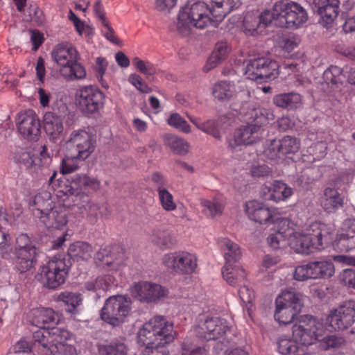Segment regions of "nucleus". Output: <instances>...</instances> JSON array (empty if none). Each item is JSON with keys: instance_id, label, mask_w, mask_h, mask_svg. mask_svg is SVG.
Segmentation results:
<instances>
[{"instance_id": "1", "label": "nucleus", "mask_w": 355, "mask_h": 355, "mask_svg": "<svg viewBox=\"0 0 355 355\" xmlns=\"http://www.w3.org/2000/svg\"><path fill=\"white\" fill-rule=\"evenodd\" d=\"M210 15L216 20H221L225 17V12L209 9L204 2L198 1L191 6H185L178 14L176 31L182 36H187L192 26L204 28L213 21Z\"/></svg>"}, {"instance_id": "2", "label": "nucleus", "mask_w": 355, "mask_h": 355, "mask_svg": "<svg viewBox=\"0 0 355 355\" xmlns=\"http://www.w3.org/2000/svg\"><path fill=\"white\" fill-rule=\"evenodd\" d=\"M243 118L247 124L238 129L234 135L238 145H250L261 139L263 132L262 127L273 120L274 115L270 110L257 107L244 112Z\"/></svg>"}, {"instance_id": "3", "label": "nucleus", "mask_w": 355, "mask_h": 355, "mask_svg": "<svg viewBox=\"0 0 355 355\" xmlns=\"http://www.w3.org/2000/svg\"><path fill=\"white\" fill-rule=\"evenodd\" d=\"M176 332L173 323L168 322L163 316L157 315L144 323L138 332V342L147 347L159 345L158 340H164V343L173 342Z\"/></svg>"}, {"instance_id": "4", "label": "nucleus", "mask_w": 355, "mask_h": 355, "mask_svg": "<svg viewBox=\"0 0 355 355\" xmlns=\"http://www.w3.org/2000/svg\"><path fill=\"white\" fill-rule=\"evenodd\" d=\"M303 306L301 293L295 291H282L275 300V320L283 325L297 322Z\"/></svg>"}, {"instance_id": "5", "label": "nucleus", "mask_w": 355, "mask_h": 355, "mask_svg": "<svg viewBox=\"0 0 355 355\" xmlns=\"http://www.w3.org/2000/svg\"><path fill=\"white\" fill-rule=\"evenodd\" d=\"M330 241V236L325 226L313 223L308 233L293 237L289 245L297 253L309 254L312 249L324 248Z\"/></svg>"}, {"instance_id": "6", "label": "nucleus", "mask_w": 355, "mask_h": 355, "mask_svg": "<svg viewBox=\"0 0 355 355\" xmlns=\"http://www.w3.org/2000/svg\"><path fill=\"white\" fill-rule=\"evenodd\" d=\"M53 60L60 65L61 74L71 80L85 77V67L78 62L79 54L74 47L67 48L59 44L51 53Z\"/></svg>"}, {"instance_id": "7", "label": "nucleus", "mask_w": 355, "mask_h": 355, "mask_svg": "<svg viewBox=\"0 0 355 355\" xmlns=\"http://www.w3.org/2000/svg\"><path fill=\"white\" fill-rule=\"evenodd\" d=\"M293 338L303 345H311L324 334L323 324L311 315H300L292 327Z\"/></svg>"}, {"instance_id": "8", "label": "nucleus", "mask_w": 355, "mask_h": 355, "mask_svg": "<svg viewBox=\"0 0 355 355\" xmlns=\"http://www.w3.org/2000/svg\"><path fill=\"white\" fill-rule=\"evenodd\" d=\"M131 306L132 300L126 295L110 296L101 311V318L113 327H119L130 314Z\"/></svg>"}, {"instance_id": "9", "label": "nucleus", "mask_w": 355, "mask_h": 355, "mask_svg": "<svg viewBox=\"0 0 355 355\" xmlns=\"http://www.w3.org/2000/svg\"><path fill=\"white\" fill-rule=\"evenodd\" d=\"M275 10L279 14V28H297L305 23L308 19V15L305 9L299 3L287 0L278 1Z\"/></svg>"}, {"instance_id": "10", "label": "nucleus", "mask_w": 355, "mask_h": 355, "mask_svg": "<svg viewBox=\"0 0 355 355\" xmlns=\"http://www.w3.org/2000/svg\"><path fill=\"white\" fill-rule=\"evenodd\" d=\"M279 64L269 58L261 57L248 61L245 74L256 81H270L279 75Z\"/></svg>"}, {"instance_id": "11", "label": "nucleus", "mask_w": 355, "mask_h": 355, "mask_svg": "<svg viewBox=\"0 0 355 355\" xmlns=\"http://www.w3.org/2000/svg\"><path fill=\"white\" fill-rule=\"evenodd\" d=\"M70 338L69 332L64 329L52 326L43 328L33 333V347L38 348L43 355H49L50 348L53 345L62 344Z\"/></svg>"}, {"instance_id": "12", "label": "nucleus", "mask_w": 355, "mask_h": 355, "mask_svg": "<svg viewBox=\"0 0 355 355\" xmlns=\"http://www.w3.org/2000/svg\"><path fill=\"white\" fill-rule=\"evenodd\" d=\"M69 266L64 259H53L42 267L40 275L44 286L55 289L65 282Z\"/></svg>"}, {"instance_id": "13", "label": "nucleus", "mask_w": 355, "mask_h": 355, "mask_svg": "<svg viewBox=\"0 0 355 355\" xmlns=\"http://www.w3.org/2000/svg\"><path fill=\"white\" fill-rule=\"evenodd\" d=\"M68 142L76 148V153L72 158L83 161L94 150L96 137L85 130H78L71 134Z\"/></svg>"}, {"instance_id": "14", "label": "nucleus", "mask_w": 355, "mask_h": 355, "mask_svg": "<svg viewBox=\"0 0 355 355\" xmlns=\"http://www.w3.org/2000/svg\"><path fill=\"white\" fill-rule=\"evenodd\" d=\"M104 94L97 87L86 86L80 89L78 105L85 114L97 112L103 107Z\"/></svg>"}, {"instance_id": "15", "label": "nucleus", "mask_w": 355, "mask_h": 355, "mask_svg": "<svg viewBox=\"0 0 355 355\" xmlns=\"http://www.w3.org/2000/svg\"><path fill=\"white\" fill-rule=\"evenodd\" d=\"M58 187L59 192L67 196L65 202H70V197L74 192L81 188H96L98 186L95 178H90L85 174L75 173L67 178L58 180Z\"/></svg>"}, {"instance_id": "16", "label": "nucleus", "mask_w": 355, "mask_h": 355, "mask_svg": "<svg viewBox=\"0 0 355 355\" xmlns=\"http://www.w3.org/2000/svg\"><path fill=\"white\" fill-rule=\"evenodd\" d=\"M168 291L161 285L148 282L135 284L131 288L132 296L141 302H155L167 296Z\"/></svg>"}, {"instance_id": "17", "label": "nucleus", "mask_w": 355, "mask_h": 355, "mask_svg": "<svg viewBox=\"0 0 355 355\" xmlns=\"http://www.w3.org/2000/svg\"><path fill=\"white\" fill-rule=\"evenodd\" d=\"M162 262L168 268L181 274H191L197 266L196 258L186 252L166 254Z\"/></svg>"}, {"instance_id": "18", "label": "nucleus", "mask_w": 355, "mask_h": 355, "mask_svg": "<svg viewBox=\"0 0 355 355\" xmlns=\"http://www.w3.org/2000/svg\"><path fill=\"white\" fill-rule=\"evenodd\" d=\"M327 320L335 330H344L355 322L354 302H346L329 314Z\"/></svg>"}, {"instance_id": "19", "label": "nucleus", "mask_w": 355, "mask_h": 355, "mask_svg": "<svg viewBox=\"0 0 355 355\" xmlns=\"http://www.w3.org/2000/svg\"><path fill=\"white\" fill-rule=\"evenodd\" d=\"M313 12L320 16V24L326 28L333 26L339 14V0H307Z\"/></svg>"}, {"instance_id": "20", "label": "nucleus", "mask_w": 355, "mask_h": 355, "mask_svg": "<svg viewBox=\"0 0 355 355\" xmlns=\"http://www.w3.org/2000/svg\"><path fill=\"white\" fill-rule=\"evenodd\" d=\"M228 329L225 320L211 318L205 320L201 327H196L195 331L198 338L202 341H209L222 338Z\"/></svg>"}, {"instance_id": "21", "label": "nucleus", "mask_w": 355, "mask_h": 355, "mask_svg": "<svg viewBox=\"0 0 355 355\" xmlns=\"http://www.w3.org/2000/svg\"><path fill=\"white\" fill-rule=\"evenodd\" d=\"M40 121L33 110H28L18 115L19 132L30 141H37L40 135Z\"/></svg>"}, {"instance_id": "22", "label": "nucleus", "mask_w": 355, "mask_h": 355, "mask_svg": "<svg viewBox=\"0 0 355 355\" xmlns=\"http://www.w3.org/2000/svg\"><path fill=\"white\" fill-rule=\"evenodd\" d=\"M345 77L349 84L355 85V66L340 68L331 65L323 73V78L327 84H331L332 87H336L343 83Z\"/></svg>"}, {"instance_id": "23", "label": "nucleus", "mask_w": 355, "mask_h": 355, "mask_svg": "<svg viewBox=\"0 0 355 355\" xmlns=\"http://www.w3.org/2000/svg\"><path fill=\"white\" fill-rule=\"evenodd\" d=\"M246 211L251 220L260 224L274 223L276 220L274 210L258 201L248 202Z\"/></svg>"}, {"instance_id": "24", "label": "nucleus", "mask_w": 355, "mask_h": 355, "mask_svg": "<svg viewBox=\"0 0 355 355\" xmlns=\"http://www.w3.org/2000/svg\"><path fill=\"white\" fill-rule=\"evenodd\" d=\"M30 322L40 329L43 328H49L57 324L60 321V318L52 309L50 308H36L31 310L28 314Z\"/></svg>"}, {"instance_id": "25", "label": "nucleus", "mask_w": 355, "mask_h": 355, "mask_svg": "<svg viewBox=\"0 0 355 355\" xmlns=\"http://www.w3.org/2000/svg\"><path fill=\"white\" fill-rule=\"evenodd\" d=\"M93 252L92 246L87 242L77 241L71 243L67 250V262L69 268L72 262L85 261L92 257Z\"/></svg>"}, {"instance_id": "26", "label": "nucleus", "mask_w": 355, "mask_h": 355, "mask_svg": "<svg viewBox=\"0 0 355 355\" xmlns=\"http://www.w3.org/2000/svg\"><path fill=\"white\" fill-rule=\"evenodd\" d=\"M47 228L60 229L67 223V211L64 207L54 206L46 215L39 216Z\"/></svg>"}, {"instance_id": "27", "label": "nucleus", "mask_w": 355, "mask_h": 355, "mask_svg": "<svg viewBox=\"0 0 355 355\" xmlns=\"http://www.w3.org/2000/svg\"><path fill=\"white\" fill-rule=\"evenodd\" d=\"M16 264L20 272H25L34 267L37 262V249L35 246H31L27 249L17 250Z\"/></svg>"}, {"instance_id": "28", "label": "nucleus", "mask_w": 355, "mask_h": 355, "mask_svg": "<svg viewBox=\"0 0 355 355\" xmlns=\"http://www.w3.org/2000/svg\"><path fill=\"white\" fill-rule=\"evenodd\" d=\"M321 205L327 213H334L343 207V199L335 188L327 187L323 191Z\"/></svg>"}, {"instance_id": "29", "label": "nucleus", "mask_w": 355, "mask_h": 355, "mask_svg": "<svg viewBox=\"0 0 355 355\" xmlns=\"http://www.w3.org/2000/svg\"><path fill=\"white\" fill-rule=\"evenodd\" d=\"M331 244L333 248L340 252L355 250V230L349 229L338 234Z\"/></svg>"}, {"instance_id": "30", "label": "nucleus", "mask_w": 355, "mask_h": 355, "mask_svg": "<svg viewBox=\"0 0 355 355\" xmlns=\"http://www.w3.org/2000/svg\"><path fill=\"white\" fill-rule=\"evenodd\" d=\"M43 122L44 129L49 136V139L56 142L63 132V121L55 118L53 114L46 112L43 117Z\"/></svg>"}, {"instance_id": "31", "label": "nucleus", "mask_w": 355, "mask_h": 355, "mask_svg": "<svg viewBox=\"0 0 355 355\" xmlns=\"http://www.w3.org/2000/svg\"><path fill=\"white\" fill-rule=\"evenodd\" d=\"M311 279L329 278L335 271L332 261L327 260L309 262Z\"/></svg>"}, {"instance_id": "32", "label": "nucleus", "mask_w": 355, "mask_h": 355, "mask_svg": "<svg viewBox=\"0 0 355 355\" xmlns=\"http://www.w3.org/2000/svg\"><path fill=\"white\" fill-rule=\"evenodd\" d=\"M47 112L60 119L68 126L72 125L76 121L75 112L70 111L67 103L62 100L53 102L51 105V111Z\"/></svg>"}, {"instance_id": "33", "label": "nucleus", "mask_w": 355, "mask_h": 355, "mask_svg": "<svg viewBox=\"0 0 355 355\" xmlns=\"http://www.w3.org/2000/svg\"><path fill=\"white\" fill-rule=\"evenodd\" d=\"M99 355H128V347L122 340L114 339L110 343L97 344Z\"/></svg>"}, {"instance_id": "34", "label": "nucleus", "mask_w": 355, "mask_h": 355, "mask_svg": "<svg viewBox=\"0 0 355 355\" xmlns=\"http://www.w3.org/2000/svg\"><path fill=\"white\" fill-rule=\"evenodd\" d=\"M272 101L276 106L291 110L296 109L299 106L301 96L294 92L283 93L275 95Z\"/></svg>"}, {"instance_id": "35", "label": "nucleus", "mask_w": 355, "mask_h": 355, "mask_svg": "<svg viewBox=\"0 0 355 355\" xmlns=\"http://www.w3.org/2000/svg\"><path fill=\"white\" fill-rule=\"evenodd\" d=\"M58 300L65 304L67 312L71 314H77L80 312V307L83 303V298L80 293L62 292L59 294Z\"/></svg>"}, {"instance_id": "36", "label": "nucleus", "mask_w": 355, "mask_h": 355, "mask_svg": "<svg viewBox=\"0 0 355 355\" xmlns=\"http://www.w3.org/2000/svg\"><path fill=\"white\" fill-rule=\"evenodd\" d=\"M221 246L224 251V257L227 267L230 264H235L241 257V252L239 246L236 243L228 239L221 241Z\"/></svg>"}, {"instance_id": "37", "label": "nucleus", "mask_w": 355, "mask_h": 355, "mask_svg": "<svg viewBox=\"0 0 355 355\" xmlns=\"http://www.w3.org/2000/svg\"><path fill=\"white\" fill-rule=\"evenodd\" d=\"M152 241L162 250L170 249L176 244V239L171 233L161 229L153 231Z\"/></svg>"}, {"instance_id": "38", "label": "nucleus", "mask_w": 355, "mask_h": 355, "mask_svg": "<svg viewBox=\"0 0 355 355\" xmlns=\"http://www.w3.org/2000/svg\"><path fill=\"white\" fill-rule=\"evenodd\" d=\"M90 188H81L78 189L73 195L70 197V202H67V206L77 207L79 209H87L91 210L92 208L98 209L96 205H91L90 198L85 191Z\"/></svg>"}, {"instance_id": "39", "label": "nucleus", "mask_w": 355, "mask_h": 355, "mask_svg": "<svg viewBox=\"0 0 355 355\" xmlns=\"http://www.w3.org/2000/svg\"><path fill=\"white\" fill-rule=\"evenodd\" d=\"M222 275L227 283L231 286H236L237 281L244 279L246 277L244 269L235 264H230L228 267L225 265L222 269Z\"/></svg>"}, {"instance_id": "40", "label": "nucleus", "mask_w": 355, "mask_h": 355, "mask_svg": "<svg viewBox=\"0 0 355 355\" xmlns=\"http://www.w3.org/2000/svg\"><path fill=\"white\" fill-rule=\"evenodd\" d=\"M269 191L271 193L268 197V200L275 202L285 200L293 194L292 189L279 180L274 181L272 187L269 188Z\"/></svg>"}, {"instance_id": "41", "label": "nucleus", "mask_w": 355, "mask_h": 355, "mask_svg": "<svg viewBox=\"0 0 355 355\" xmlns=\"http://www.w3.org/2000/svg\"><path fill=\"white\" fill-rule=\"evenodd\" d=\"M164 144L175 154L184 155L189 151V144L183 139L173 135H166L164 137Z\"/></svg>"}, {"instance_id": "42", "label": "nucleus", "mask_w": 355, "mask_h": 355, "mask_svg": "<svg viewBox=\"0 0 355 355\" xmlns=\"http://www.w3.org/2000/svg\"><path fill=\"white\" fill-rule=\"evenodd\" d=\"M34 203L37 207V210L40 212V216L46 215L54 207L51 193L46 191L35 196Z\"/></svg>"}, {"instance_id": "43", "label": "nucleus", "mask_w": 355, "mask_h": 355, "mask_svg": "<svg viewBox=\"0 0 355 355\" xmlns=\"http://www.w3.org/2000/svg\"><path fill=\"white\" fill-rule=\"evenodd\" d=\"M294 339L280 338L277 342L279 352L282 355H309L306 353L299 354V347Z\"/></svg>"}, {"instance_id": "44", "label": "nucleus", "mask_w": 355, "mask_h": 355, "mask_svg": "<svg viewBox=\"0 0 355 355\" xmlns=\"http://www.w3.org/2000/svg\"><path fill=\"white\" fill-rule=\"evenodd\" d=\"M282 156L288 154H294L300 148V141L294 137L285 136L279 140Z\"/></svg>"}, {"instance_id": "45", "label": "nucleus", "mask_w": 355, "mask_h": 355, "mask_svg": "<svg viewBox=\"0 0 355 355\" xmlns=\"http://www.w3.org/2000/svg\"><path fill=\"white\" fill-rule=\"evenodd\" d=\"M277 5H278V1L274 3L271 11L266 10L260 15L259 23L263 24L264 26H267L268 24L273 22L275 26L279 27L278 23L280 18L279 14H278V12L277 13L275 10Z\"/></svg>"}, {"instance_id": "46", "label": "nucleus", "mask_w": 355, "mask_h": 355, "mask_svg": "<svg viewBox=\"0 0 355 355\" xmlns=\"http://www.w3.org/2000/svg\"><path fill=\"white\" fill-rule=\"evenodd\" d=\"M190 120L193 123L198 129L202 131L211 135L214 138L220 140L221 138L220 134L217 129L216 121L214 120H208L205 122L197 123L195 121L190 118Z\"/></svg>"}, {"instance_id": "47", "label": "nucleus", "mask_w": 355, "mask_h": 355, "mask_svg": "<svg viewBox=\"0 0 355 355\" xmlns=\"http://www.w3.org/2000/svg\"><path fill=\"white\" fill-rule=\"evenodd\" d=\"M213 94L215 98L224 101L231 97L230 85L227 81H221L216 84L213 89Z\"/></svg>"}, {"instance_id": "48", "label": "nucleus", "mask_w": 355, "mask_h": 355, "mask_svg": "<svg viewBox=\"0 0 355 355\" xmlns=\"http://www.w3.org/2000/svg\"><path fill=\"white\" fill-rule=\"evenodd\" d=\"M250 173L254 179L259 180L271 177L272 175V170L266 164H256L251 166Z\"/></svg>"}, {"instance_id": "49", "label": "nucleus", "mask_w": 355, "mask_h": 355, "mask_svg": "<svg viewBox=\"0 0 355 355\" xmlns=\"http://www.w3.org/2000/svg\"><path fill=\"white\" fill-rule=\"evenodd\" d=\"M49 355H77V352L73 345L64 343L51 346Z\"/></svg>"}, {"instance_id": "50", "label": "nucleus", "mask_w": 355, "mask_h": 355, "mask_svg": "<svg viewBox=\"0 0 355 355\" xmlns=\"http://www.w3.org/2000/svg\"><path fill=\"white\" fill-rule=\"evenodd\" d=\"M275 223H276L278 226L276 233L282 235L284 239L290 241L293 238L291 236L293 234V230L289 227V221L286 218H279L276 216Z\"/></svg>"}, {"instance_id": "51", "label": "nucleus", "mask_w": 355, "mask_h": 355, "mask_svg": "<svg viewBox=\"0 0 355 355\" xmlns=\"http://www.w3.org/2000/svg\"><path fill=\"white\" fill-rule=\"evenodd\" d=\"M158 196L164 209L166 211H173L176 209V205L173 202V196L166 189L159 191Z\"/></svg>"}, {"instance_id": "52", "label": "nucleus", "mask_w": 355, "mask_h": 355, "mask_svg": "<svg viewBox=\"0 0 355 355\" xmlns=\"http://www.w3.org/2000/svg\"><path fill=\"white\" fill-rule=\"evenodd\" d=\"M168 123L170 125L180 129L185 133H189L191 128L187 122L178 113L172 114L168 119Z\"/></svg>"}, {"instance_id": "53", "label": "nucleus", "mask_w": 355, "mask_h": 355, "mask_svg": "<svg viewBox=\"0 0 355 355\" xmlns=\"http://www.w3.org/2000/svg\"><path fill=\"white\" fill-rule=\"evenodd\" d=\"M320 340H322L323 343L325 345L324 347L325 349L329 348H339L345 344V340L343 337L336 335H330L326 337H324L323 335Z\"/></svg>"}, {"instance_id": "54", "label": "nucleus", "mask_w": 355, "mask_h": 355, "mask_svg": "<svg viewBox=\"0 0 355 355\" xmlns=\"http://www.w3.org/2000/svg\"><path fill=\"white\" fill-rule=\"evenodd\" d=\"M128 80L141 93L148 94L152 92V89L149 87L148 85L143 81L141 77L137 74H131Z\"/></svg>"}, {"instance_id": "55", "label": "nucleus", "mask_w": 355, "mask_h": 355, "mask_svg": "<svg viewBox=\"0 0 355 355\" xmlns=\"http://www.w3.org/2000/svg\"><path fill=\"white\" fill-rule=\"evenodd\" d=\"M202 205L207 209V214L211 218L220 216L222 214V207L216 202L203 200L202 201Z\"/></svg>"}, {"instance_id": "56", "label": "nucleus", "mask_w": 355, "mask_h": 355, "mask_svg": "<svg viewBox=\"0 0 355 355\" xmlns=\"http://www.w3.org/2000/svg\"><path fill=\"white\" fill-rule=\"evenodd\" d=\"M132 62L139 72L146 75H153L155 73V69L150 62H145L137 57H135Z\"/></svg>"}, {"instance_id": "57", "label": "nucleus", "mask_w": 355, "mask_h": 355, "mask_svg": "<svg viewBox=\"0 0 355 355\" xmlns=\"http://www.w3.org/2000/svg\"><path fill=\"white\" fill-rule=\"evenodd\" d=\"M309 268V263L297 266L293 273L294 279L297 281H304L308 279H311Z\"/></svg>"}, {"instance_id": "58", "label": "nucleus", "mask_w": 355, "mask_h": 355, "mask_svg": "<svg viewBox=\"0 0 355 355\" xmlns=\"http://www.w3.org/2000/svg\"><path fill=\"white\" fill-rule=\"evenodd\" d=\"M269 245L274 250L284 248L288 243L282 235L277 233L271 234L267 239Z\"/></svg>"}, {"instance_id": "59", "label": "nucleus", "mask_w": 355, "mask_h": 355, "mask_svg": "<svg viewBox=\"0 0 355 355\" xmlns=\"http://www.w3.org/2000/svg\"><path fill=\"white\" fill-rule=\"evenodd\" d=\"M182 355H206V350L203 347L193 346L187 342L182 343Z\"/></svg>"}, {"instance_id": "60", "label": "nucleus", "mask_w": 355, "mask_h": 355, "mask_svg": "<svg viewBox=\"0 0 355 355\" xmlns=\"http://www.w3.org/2000/svg\"><path fill=\"white\" fill-rule=\"evenodd\" d=\"M158 342L159 345H150L146 347V349H151V353L155 355H168L169 350L167 346L170 343H164V340L161 339Z\"/></svg>"}, {"instance_id": "61", "label": "nucleus", "mask_w": 355, "mask_h": 355, "mask_svg": "<svg viewBox=\"0 0 355 355\" xmlns=\"http://www.w3.org/2000/svg\"><path fill=\"white\" fill-rule=\"evenodd\" d=\"M340 279L349 287L355 288V270L347 268L343 270Z\"/></svg>"}, {"instance_id": "62", "label": "nucleus", "mask_w": 355, "mask_h": 355, "mask_svg": "<svg viewBox=\"0 0 355 355\" xmlns=\"http://www.w3.org/2000/svg\"><path fill=\"white\" fill-rule=\"evenodd\" d=\"M266 153L271 159L280 157L282 154L279 140H272L266 150Z\"/></svg>"}, {"instance_id": "63", "label": "nucleus", "mask_w": 355, "mask_h": 355, "mask_svg": "<svg viewBox=\"0 0 355 355\" xmlns=\"http://www.w3.org/2000/svg\"><path fill=\"white\" fill-rule=\"evenodd\" d=\"M31 41L33 43V50L36 51L41 46L44 41L43 35L38 30L28 29Z\"/></svg>"}, {"instance_id": "64", "label": "nucleus", "mask_w": 355, "mask_h": 355, "mask_svg": "<svg viewBox=\"0 0 355 355\" xmlns=\"http://www.w3.org/2000/svg\"><path fill=\"white\" fill-rule=\"evenodd\" d=\"M112 255V250L110 246H105L101 248V249L96 253V259L100 261L105 262L107 266L112 263V261L109 260V258Z\"/></svg>"}]
</instances>
